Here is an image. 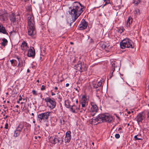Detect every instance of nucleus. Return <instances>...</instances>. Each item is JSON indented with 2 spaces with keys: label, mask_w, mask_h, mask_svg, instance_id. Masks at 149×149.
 I'll list each match as a JSON object with an SVG mask.
<instances>
[{
  "label": "nucleus",
  "mask_w": 149,
  "mask_h": 149,
  "mask_svg": "<svg viewBox=\"0 0 149 149\" xmlns=\"http://www.w3.org/2000/svg\"><path fill=\"white\" fill-rule=\"evenodd\" d=\"M84 7L81 4L78 2L74 3L73 9L69 11V14L72 17H74L73 22H74L79 17L84 10Z\"/></svg>",
  "instance_id": "f257e3e1"
},
{
  "label": "nucleus",
  "mask_w": 149,
  "mask_h": 149,
  "mask_svg": "<svg viewBox=\"0 0 149 149\" xmlns=\"http://www.w3.org/2000/svg\"><path fill=\"white\" fill-rule=\"evenodd\" d=\"M84 7L81 4L78 2L74 3L73 9L69 11V14L72 17H74L73 22H74L79 17L84 10Z\"/></svg>",
  "instance_id": "f03ea898"
},
{
  "label": "nucleus",
  "mask_w": 149,
  "mask_h": 149,
  "mask_svg": "<svg viewBox=\"0 0 149 149\" xmlns=\"http://www.w3.org/2000/svg\"><path fill=\"white\" fill-rule=\"evenodd\" d=\"M28 33L29 36H32L36 33L34 18L32 15H28Z\"/></svg>",
  "instance_id": "7ed1b4c3"
},
{
  "label": "nucleus",
  "mask_w": 149,
  "mask_h": 149,
  "mask_svg": "<svg viewBox=\"0 0 149 149\" xmlns=\"http://www.w3.org/2000/svg\"><path fill=\"white\" fill-rule=\"evenodd\" d=\"M113 118L112 116L110 115H107L105 114H100L98 115L97 117L93 119L92 122L91 124H93L95 122L94 125H97L99 123L102 122L110 123L113 120Z\"/></svg>",
  "instance_id": "20e7f679"
},
{
  "label": "nucleus",
  "mask_w": 149,
  "mask_h": 149,
  "mask_svg": "<svg viewBox=\"0 0 149 149\" xmlns=\"http://www.w3.org/2000/svg\"><path fill=\"white\" fill-rule=\"evenodd\" d=\"M120 48L124 49L125 48H133L134 47L133 42L129 38H125L120 42Z\"/></svg>",
  "instance_id": "39448f33"
},
{
  "label": "nucleus",
  "mask_w": 149,
  "mask_h": 149,
  "mask_svg": "<svg viewBox=\"0 0 149 149\" xmlns=\"http://www.w3.org/2000/svg\"><path fill=\"white\" fill-rule=\"evenodd\" d=\"M31 125L25 122H20L16 128L22 131L23 129V132L25 133L29 131V128L31 127Z\"/></svg>",
  "instance_id": "423d86ee"
},
{
  "label": "nucleus",
  "mask_w": 149,
  "mask_h": 149,
  "mask_svg": "<svg viewBox=\"0 0 149 149\" xmlns=\"http://www.w3.org/2000/svg\"><path fill=\"white\" fill-rule=\"evenodd\" d=\"M87 65L84 62L79 61L76 65L74 66V68L80 72H82L87 70Z\"/></svg>",
  "instance_id": "0eeeda50"
},
{
  "label": "nucleus",
  "mask_w": 149,
  "mask_h": 149,
  "mask_svg": "<svg viewBox=\"0 0 149 149\" xmlns=\"http://www.w3.org/2000/svg\"><path fill=\"white\" fill-rule=\"evenodd\" d=\"M44 100L47 103V106L51 109H53L56 107V102L54 98L47 97Z\"/></svg>",
  "instance_id": "6e6552de"
},
{
  "label": "nucleus",
  "mask_w": 149,
  "mask_h": 149,
  "mask_svg": "<svg viewBox=\"0 0 149 149\" xmlns=\"http://www.w3.org/2000/svg\"><path fill=\"white\" fill-rule=\"evenodd\" d=\"M49 141L54 144H57L58 145L61 144L63 142V138L62 137H58L57 136H53L50 137L49 138Z\"/></svg>",
  "instance_id": "1a4fd4ad"
},
{
  "label": "nucleus",
  "mask_w": 149,
  "mask_h": 149,
  "mask_svg": "<svg viewBox=\"0 0 149 149\" xmlns=\"http://www.w3.org/2000/svg\"><path fill=\"white\" fill-rule=\"evenodd\" d=\"M10 19L13 24L17 25L20 19V15L19 14L15 15L14 13H13L10 15Z\"/></svg>",
  "instance_id": "9d476101"
},
{
  "label": "nucleus",
  "mask_w": 149,
  "mask_h": 149,
  "mask_svg": "<svg viewBox=\"0 0 149 149\" xmlns=\"http://www.w3.org/2000/svg\"><path fill=\"white\" fill-rule=\"evenodd\" d=\"M50 112L42 113L38 115V118L40 122H45L47 121L48 119L49 116Z\"/></svg>",
  "instance_id": "9b49d317"
},
{
  "label": "nucleus",
  "mask_w": 149,
  "mask_h": 149,
  "mask_svg": "<svg viewBox=\"0 0 149 149\" xmlns=\"http://www.w3.org/2000/svg\"><path fill=\"white\" fill-rule=\"evenodd\" d=\"M145 118L144 112L143 111L139 113L137 115L135 119L137 122L138 124L139 125L140 123H142V121Z\"/></svg>",
  "instance_id": "f8f14e48"
},
{
  "label": "nucleus",
  "mask_w": 149,
  "mask_h": 149,
  "mask_svg": "<svg viewBox=\"0 0 149 149\" xmlns=\"http://www.w3.org/2000/svg\"><path fill=\"white\" fill-rule=\"evenodd\" d=\"M91 107L90 109V112L94 113L92 114L93 116H94L98 110V107L94 102H91Z\"/></svg>",
  "instance_id": "ddd939ff"
},
{
  "label": "nucleus",
  "mask_w": 149,
  "mask_h": 149,
  "mask_svg": "<svg viewBox=\"0 0 149 149\" xmlns=\"http://www.w3.org/2000/svg\"><path fill=\"white\" fill-rule=\"evenodd\" d=\"M88 23L85 19H83L81 22V24L79 25V27L80 30L85 29L87 27Z\"/></svg>",
  "instance_id": "4468645a"
},
{
  "label": "nucleus",
  "mask_w": 149,
  "mask_h": 149,
  "mask_svg": "<svg viewBox=\"0 0 149 149\" xmlns=\"http://www.w3.org/2000/svg\"><path fill=\"white\" fill-rule=\"evenodd\" d=\"M100 45L102 49H104L107 52L109 51V45L106 42H102L100 43Z\"/></svg>",
  "instance_id": "2eb2a0df"
},
{
  "label": "nucleus",
  "mask_w": 149,
  "mask_h": 149,
  "mask_svg": "<svg viewBox=\"0 0 149 149\" xmlns=\"http://www.w3.org/2000/svg\"><path fill=\"white\" fill-rule=\"evenodd\" d=\"M71 134L70 131H68L66 132L64 139L65 143H69L70 141L72 138Z\"/></svg>",
  "instance_id": "dca6fc26"
},
{
  "label": "nucleus",
  "mask_w": 149,
  "mask_h": 149,
  "mask_svg": "<svg viewBox=\"0 0 149 149\" xmlns=\"http://www.w3.org/2000/svg\"><path fill=\"white\" fill-rule=\"evenodd\" d=\"M35 55V52L34 48L33 47H31V48L29 49L27 56L28 57H32L34 58Z\"/></svg>",
  "instance_id": "f3484780"
},
{
  "label": "nucleus",
  "mask_w": 149,
  "mask_h": 149,
  "mask_svg": "<svg viewBox=\"0 0 149 149\" xmlns=\"http://www.w3.org/2000/svg\"><path fill=\"white\" fill-rule=\"evenodd\" d=\"M88 101L85 95H83L82 97L81 104L82 107H86L88 103Z\"/></svg>",
  "instance_id": "a211bd4d"
},
{
  "label": "nucleus",
  "mask_w": 149,
  "mask_h": 149,
  "mask_svg": "<svg viewBox=\"0 0 149 149\" xmlns=\"http://www.w3.org/2000/svg\"><path fill=\"white\" fill-rule=\"evenodd\" d=\"M8 16L7 13H3L1 11L0 12V19L2 21H6Z\"/></svg>",
  "instance_id": "6ab92c4d"
},
{
  "label": "nucleus",
  "mask_w": 149,
  "mask_h": 149,
  "mask_svg": "<svg viewBox=\"0 0 149 149\" xmlns=\"http://www.w3.org/2000/svg\"><path fill=\"white\" fill-rule=\"evenodd\" d=\"M21 49L23 51H26L27 50L28 48L27 43L25 41L22 42L21 45Z\"/></svg>",
  "instance_id": "aec40b11"
},
{
  "label": "nucleus",
  "mask_w": 149,
  "mask_h": 149,
  "mask_svg": "<svg viewBox=\"0 0 149 149\" xmlns=\"http://www.w3.org/2000/svg\"><path fill=\"white\" fill-rule=\"evenodd\" d=\"M70 110L73 113H77L79 110V108L75 105H73L70 108Z\"/></svg>",
  "instance_id": "412c9836"
},
{
  "label": "nucleus",
  "mask_w": 149,
  "mask_h": 149,
  "mask_svg": "<svg viewBox=\"0 0 149 149\" xmlns=\"http://www.w3.org/2000/svg\"><path fill=\"white\" fill-rule=\"evenodd\" d=\"M0 33H1L8 35V33L7 32L5 27L1 23H0Z\"/></svg>",
  "instance_id": "4be33fe9"
},
{
  "label": "nucleus",
  "mask_w": 149,
  "mask_h": 149,
  "mask_svg": "<svg viewBox=\"0 0 149 149\" xmlns=\"http://www.w3.org/2000/svg\"><path fill=\"white\" fill-rule=\"evenodd\" d=\"M21 132L22 131L16 128L15 130L14 131L13 136L15 137H18L20 134Z\"/></svg>",
  "instance_id": "5701e85b"
},
{
  "label": "nucleus",
  "mask_w": 149,
  "mask_h": 149,
  "mask_svg": "<svg viewBox=\"0 0 149 149\" xmlns=\"http://www.w3.org/2000/svg\"><path fill=\"white\" fill-rule=\"evenodd\" d=\"M17 58L19 61L18 67L20 68L24 66V62L22 60V58H19L18 56H17Z\"/></svg>",
  "instance_id": "b1692460"
},
{
  "label": "nucleus",
  "mask_w": 149,
  "mask_h": 149,
  "mask_svg": "<svg viewBox=\"0 0 149 149\" xmlns=\"http://www.w3.org/2000/svg\"><path fill=\"white\" fill-rule=\"evenodd\" d=\"M2 42L1 43V45L2 46L5 47L7 44L8 41L5 38L2 39Z\"/></svg>",
  "instance_id": "393cba45"
},
{
  "label": "nucleus",
  "mask_w": 149,
  "mask_h": 149,
  "mask_svg": "<svg viewBox=\"0 0 149 149\" xmlns=\"http://www.w3.org/2000/svg\"><path fill=\"white\" fill-rule=\"evenodd\" d=\"M102 83H103V82H102V81H99L97 82V84H98V86L99 88L96 90L97 91H99L100 90H102Z\"/></svg>",
  "instance_id": "a878e982"
},
{
  "label": "nucleus",
  "mask_w": 149,
  "mask_h": 149,
  "mask_svg": "<svg viewBox=\"0 0 149 149\" xmlns=\"http://www.w3.org/2000/svg\"><path fill=\"white\" fill-rule=\"evenodd\" d=\"M132 22V19L131 17H129L127 22V26L129 27L130 24Z\"/></svg>",
  "instance_id": "bb28decb"
},
{
  "label": "nucleus",
  "mask_w": 149,
  "mask_h": 149,
  "mask_svg": "<svg viewBox=\"0 0 149 149\" xmlns=\"http://www.w3.org/2000/svg\"><path fill=\"white\" fill-rule=\"evenodd\" d=\"M134 139L135 141H136L138 140H142V139L141 138V134H138L136 135H135L134 136Z\"/></svg>",
  "instance_id": "cd10ccee"
},
{
  "label": "nucleus",
  "mask_w": 149,
  "mask_h": 149,
  "mask_svg": "<svg viewBox=\"0 0 149 149\" xmlns=\"http://www.w3.org/2000/svg\"><path fill=\"white\" fill-rule=\"evenodd\" d=\"M111 67L110 70H113V71H114L115 70V63L114 62H112L111 63Z\"/></svg>",
  "instance_id": "c85d7f7f"
},
{
  "label": "nucleus",
  "mask_w": 149,
  "mask_h": 149,
  "mask_svg": "<svg viewBox=\"0 0 149 149\" xmlns=\"http://www.w3.org/2000/svg\"><path fill=\"white\" fill-rule=\"evenodd\" d=\"M65 104L66 107L68 108H70V103L69 102V101L68 100H65Z\"/></svg>",
  "instance_id": "c756f323"
},
{
  "label": "nucleus",
  "mask_w": 149,
  "mask_h": 149,
  "mask_svg": "<svg viewBox=\"0 0 149 149\" xmlns=\"http://www.w3.org/2000/svg\"><path fill=\"white\" fill-rule=\"evenodd\" d=\"M11 64L13 66H16V65L17 61L16 60L12 59L10 61Z\"/></svg>",
  "instance_id": "7c9ffc66"
},
{
  "label": "nucleus",
  "mask_w": 149,
  "mask_h": 149,
  "mask_svg": "<svg viewBox=\"0 0 149 149\" xmlns=\"http://www.w3.org/2000/svg\"><path fill=\"white\" fill-rule=\"evenodd\" d=\"M140 2V0H134L133 3L136 5H137Z\"/></svg>",
  "instance_id": "2f4dec72"
},
{
  "label": "nucleus",
  "mask_w": 149,
  "mask_h": 149,
  "mask_svg": "<svg viewBox=\"0 0 149 149\" xmlns=\"http://www.w3.org/2000/svg\"><path fill=\"white\" fill-rule=\"evenodd\" d=\"M86 109L85 107H82V108L81 109V110L80 111V112L82 113H84L85 111H86Z\"/></svg>",
  "instance_id": "473e14b6"
},
{
  "label": "nucleus",
  "mask_w": 149,
  "mask_h": 149,
  "mask_svg": "<svg viewBox=\"0 0 149 149\" xmlns=\"http://www.w3.org/2000/svg\"><path fill=\"white\" fill-rule=\"evenodd\" d=\"M114 71H113V70H111L110 74H109V75L110 76V78H111L112 77L113 75V73Z\"/></svg>",
  "instance_id": "72a5a7b5"
},
{
  "label": "nucleus",
  "mask_w": 149,
  "mask_h": 149,
  "mask_svg": "<svg viewBox=\"0 0 149 149\" xmlns=\"http://www.w3.org/2000/svg\"><path fill=\"white\" fill-rule=\"evenodd\" d=\"M93 87L94 88L96 89L97 88H98V87H99L97 84H94V83L93 84Z\"/></svg>",
  "instance_id": "f704fd0d"
},
{
  "label": "nucleus",
  "mask_w": 149,
  "mask_h": 149,
  "mask_svg": "<svg viewBox=\"0 0 149 149\" xmlns=\"http://www.w3.org/2000/svg\"><path fill=\"white\" fill-rule=\"evenodd\" d=\"M109 3H110V0H107V1H106V2H105V4L103 5V6H106V5L107 4H108Z\"/></svg>",
  "instance_id": "c9c22d12"
},
{
  "label": "nucleus",
  "mask_w": 149,
  "mask_h": 149,
  "mask_svg": "<svg viewBox=\"0 0 149 149\" xmlns=\"http://www.w3.org/2000/svg\"><path fill=\"white\" fill-rule=\"evenodd\" d=\"M32 92L33 93V95H38V94L36 92V91L34 90H33L32 91Z\"/></svg>",
  "instance_id": "e433bc0d"
},
{
  "label": "nucleus",
  "mask_w": 149,
  "mask_h": 149,
  "mask_svg": "<svg viewBox=\"0 0 149 149\" xmlns=\"http://www.w3.org/2000/svg\"><path fill=\"white\" fill-rule=\"evenodd\" d=\"M34 138L36 139H37L39 141L40 139L41 136H35Z\"/></svg>",
  "instance_id": "4c0bfd02"
},
{
  "label": "nucleus",
  "mask_w": 149,
  "mask_h": 149,
  "mask_svg": "<svg viewBox=\"0 0 149 149\" xmlns=\"http://www.w3.org/2000/svg\"><path fill=\"white\" fill-rule=\"evenodd\" d=\"M60 120L61 124L63 125L65 124V120L64 119L62 118Z\"/></svg>",
  "instance_id": "58836bf2"
},
{
  "label": "nucleus",
  "mask_w": 149,
  "mask_h": 149,
  "mask_svg": "<svg viewBox=\"0 0 149 149\" xmlns=\"http://www.w3.org/2000/svg\"><path fill=\"white\" fill-rule=\"evenodd\" d=\"M46 88L45 86H44L43 85H42L41 86V90L42 91H43Z\"/></svg>",
  "instance_id": "ea45409f"
},
{
  "label": "nucleus",
  "mask_w": 149,
  "mask_h": 149,
  "mask_svg": "<svg viewBox=\"0 0 149 149\" xmlns=\"http://www.w3.org/2000/svg\"><path fill=\"white\" fill-rule=\"evenodd\" d=\"M115 137L116 139H119L120 137V135L119 134H116L115 135Z\"/></svg>",
  "instance_id": "a19ab883"
},
{
  "label": "nucleus",
  "mask_w": 149,
  "mask_h": 149,
  "mask_svg": "<svg viewBox=\"0 0 149 149\" xmlns=\"http://www.w3.org/2000/svg\"><path fill=\"white\" fill-rule=\"evenodd\" d=\"M136 13L138 14V12L139 15L140 14V10L139 9H137L135 10Z\"/></svg>",
  "instance_id": "79ce46f5"
},
{
  "label": "nucleus",
  "mask_w": 149,
  "mask_h": 149,
  "mask_svg": "<svg viewBox=\"0 0 149 149\" xmlns=\"http://www.w3.org/2000/svg\"><path fill=\"white\" fill-rule=\"evenodd\" d=\"M8 124L7 123H6L5 125V128L6 129H7L8 128Z\"/></svg>",
  "instance_id": "37998d69"
},
{
  "label": "nucleus",
  "mask_w": 149,
  "mask_h": 149,
  "mask_svg": "<svg viewBox=\"0 0 149 149\" xmlns=\"http://www.w3.org/2000/svg\"><path fill=\"white\" fill-rule=\"evenodd\" d=\"M19 100L20 101H21L22 100V98L20 95H19Z\"/></svg>",
  "instance_id": "c03bdc74"
},
{
  "label": "nucleus",
  "mask_w": 149,
  "mask_h": 149,
  "mask_svg": "<svg viewBox=\"0 0 149 149\" xmlns=\"http://www.w3.org/2000/svg\"><path fill=\"white\" fill-rule=\"evenodd\" d=\"M51 95L52 96L55 95V94L52 92V91H51Z\"/></svg>",
  "instance_id": "a18cd8bd"
},
{
  "label": "nucleus",
  "mask_w": 149,
  "mask_h": 149,
  "mask_svg": "<svg viewBox=\"0 0 149 149\" xmlns=\"http://www.w3.org/2000/svg\"><path fill=\"white\" fill-rule=\"evenodd\" d=\"M147 118L149 119V110L147 113Z\"/></svg>",
  "instance_id": "49530a36"
},
{
  "label": "nucleus",
  "mask_w": 149,
  "mask_h": 149,
  "mask_svg": "<svg viewBox=\"0 0 149 149\" xmlns=\"http://www.w3.org/2000/svg\"><path fill=\"white\" fill-rule=\"evenodd\" d=\"M91 42L92 43H94V41L92 39H91Z\"/></svg>",
  "instance_id": "de8ad7c7"
},
{
  "label": "nucleus",
  "mask_w": 149,
  "mask_h": 149,
  "mask_svg": "<svg viewBox=\"0 0 149 149\" xmlns=\"http://www.w3.org/2000/svg\"><path fill=\"white\" fill-rule=\"evenodd\" d=\"M74 19H72V22H70V26H71V25H72V22H73V20Z\"/></svg>",
  "instance_id": "09e8293b"
},
{
  "label": "nucleus",
  "mask_w": 149,
  "mask_h": 149,
  "mask_svg": "<svg viewBox=\"0 0 149 149\" xmlns=\"http://www.w3.org/2000/svg\"><path fill=\"white\" fill-rule=\"evenodd\" d=\"M128 114H130L131 113V112L129 111H127Z\"/></svg>",
  "instance_id": "8fccbe9b"
},
{
  "label": "nucleus",
  "mask_w": 149,
  "mask_h": 149,
  "mask_svg": "<svg viewBox=\"0 0 149 149\" xmlns=\"http://www.w3.org/2000/svg\"><path fill=\"white\" fill-rule=\"evenodd\" d=\"M69 84L68 83H67L66 84V87H68L69 86Z\"/></svg>",
  "instance_id": "3c124183"
},
{
  "label": "nucleus",
  "mask_w": 149,
  "mask_h": 149,
  "mask_svg": "<svg viewBox=\"0 0 149 149\" xmlns=\"http://www.w3.org/2000/svg\"><path fill=\"white\" fill-rule=\"evenodd\" d=\"M54 89H55V90L56 91V90H57L58 89V88H57V87H55L54 88Z\"/></svg>",
  "instance_id": "603ef678"
},
{
  "label": "nucleus",
  "mask_w": 149,
  "mask_h": 149,
  "mask_svg": "<svg viewBox=\"0 0 149 149\" xmlns=\"http://www.w3.org/2000/svg\"><path fill=\"white\" fill-rule=\"evenodd\" d=\"M8 117V116H6L4 118V119H6V118H7Z\"/></svg>",
  "instance_id": "864d4df0"
},
{
  "label": "nucleus",
  "mask_w": 149,
  "mask_h": 149,
  "mask_svg": "<svg viewBox=\"0 0 149 149\" xmlns=\"http://www.w3.org/2000/svg\"><path fill=\"white\" fill-rule=\"evenodd\" d=\"M122 129L121 128V127H120L118 128V130L119 131L120 130H121Z\"/></svg>",
  "instance_id": "5fc2aeb1"
},
{
  "label": "nucleus",
  "mask_w": 149,
  "mask_h": 149,
  "mask_svg": "<svg viewBox=\"0 0 149 149\" xmlns=\"http://www.w3.org/2000/svg\"><path fill=\"white\" fill-rule=\"evenodd\" d=\"M76 61V59H74V60L73 61V62L74 63H75V62H76V61Z\"/></svg>",
  "instance_id": "6e6d98bb"
},
{
  "label": "nucleus",
  "mask_w": 149,
  "mask_h": 149,
  "mask_svg": "<svg viewBox=\"0 0 149 149\" xmlns=\"http://www.w3.org/2000/svg\"><path fill=\"white\" fill-rule=\"evenodd\" d=\"M137 26V25H135L134 26H133V28H134V29H135V28L136 27V26Z\"/></svg>",
  "instance_id": "4d7b16f0"
},
{
  "label": "nucleus",
  "mask_w": 149,
  "mask_h": 149,
  "mask_svg": "<svg viewBox=\"0 0 149 149\" xmlns=\"http://www.w3.org/2000/svg\"><path fill=\"white\" fill-rule=\"evenodd\" d=\"M70 44H71V45H73L74 44V43H73V42H70Z\"/></svg>",
  "instance_id": "13d9d810"
},
{
  "label": "nucleus",
  "mask_w": 149,
  "mask_h": 149,
  "mask_svg": "<svg viewBox=\"0 0 149 149\" xmlns=\"http://www.w3.org/2000/svg\"><path fill=\"white\" fill-rule=\"evenodd\" d=\"M29 71H30L29 70V69H28L27 70V72H29Z\"/></svg>",
  "instance_id": "bf43d9fd"
},
{
  "label": "nucleus",
  "mask_w": 149,
  "mask_h": 149,
  "mask_svg": "<svg viewBox=\"0 0 149 149\" xmlns=\"http://www.w3.org/2000/svg\"><path fill=\"white\" fill-rule=\"evenodd\" d=\"M19 106L18 105H17L16 106V107H17V108H18L19 107Z\"/></svg>",
  "instance_id": "052dcab7"
},
{
  "label": "nucleus",
  "mask_w": 149,
  "mask_h": 149,
  "mask_svg": "<svg viewBox=\"0 0 149 149\" xmlns=\"http://www.w3.org/2000/svg\"><path fill=\"white\" fill-rule=\"evenodd\" d=\"M116 117H117V118H118L120 119V118L118 116H116Z\"/></svg>",
  "instance_id": "680f3d73"
},
{
  "label": "nucleus",
  "mask_w": 149,
  "mask_h": 149,
  "mask_svg": "<svg viewBox=\"0 0 149 149\" xmlns=\"http://www.w3.org/2000/svg\"><path fill=\"white\" fill-rule=\"evenodd\" d=\"M36 82L38 83H39V80H37L36 81Z\"/></svg>",
  "instance_id": "e2e57ef3"
},
{
  "label": "nucleus",
  "mask_w": 149,
  "mask_h": 149,
  "mask_svg": "<svg viewBox=\"0 0 149 149\" xmlns=\"http://www.w3.org/2000/svg\"><path fill=\"white\" fill-rule=\"evenodd\" d=\"M76 102L77 103H78V100L77 99L76 100Z\"/></svg>",
  "instance_id": "0e129e2a"
},
{
  "label": "nucleus",
  "mask_w": 149,
  "mask_h": 149,
  "mask_svg": "<svg viewBox=\"0 0 149 149\" xmlns=\"http://www.w3.org/2000/svg\"><path fill=\"white\" fill-rule=\"evenodd\" d=\"M19 101H19L18 100V101H17V103H19Z\"/></svg>",
  "instance_id": "69168bd1"
},
{
  "label": "nucleus",
  "mask_w": 149,
  "mask_h": 149,
  "mask_svg": "<svg viewBox=\"0 0 149 149\" xmlns=\"http://www.w3.org/2000/svg\"><path fill=\"white\" fill-rule=\"evenodd\" d=\"M92 144L94 146V142H92Z\"/></svg>",
  "instance_id": "338daca9"
},
{
  "label": "nucleus",
  "mask_w": 149,
  "mask_h": 149,
  "mask_svg": "<svg viewBox=\"0 0 149 149\" xmlns=\"http://www.w3.org/2000/svg\"><path fill=\"white\" fill-rule=\"evenodd\" d=\"M58 98L59 99H61V97H60V96H59Z\"/></svg>",
  "instance_id": "774afa93"
}]
</instances>
